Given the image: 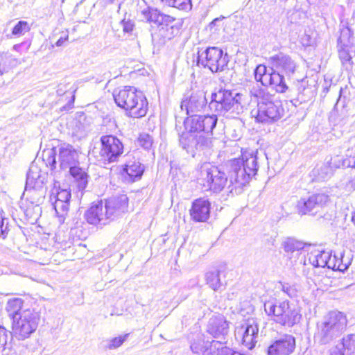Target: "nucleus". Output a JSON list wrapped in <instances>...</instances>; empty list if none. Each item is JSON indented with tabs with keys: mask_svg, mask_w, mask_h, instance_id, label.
I'll return each mask as SVG.
<instances>
[{
	"mask_svg": "<svg viewBox=\"0 0 355 355\" xmlns=\"http://www.w3.org/2000/svg\"><path fill=\"white\" fill-rule=\"evenodd\" d=\"M257 152L245 151L241 157L231 161L229 171L230 192L234 189H241L245 186L252 177L254 176L259 168Z\"/></svg>",
	"mask_w": 355,
	"mask_h": 355,
	"instance_id": "obj_1",
	"label": "nucleus"
},
{
	"mask_svg": "<svg viewBox=\"0 0 355 355\" xmlns=\"http://www.w3.org/2000/svg\"><path fill=\"white\" fill-rule=\"evenodd\" d=\"M250 95L257 103L256 119L263 123H272L279 120L284 114L281 101L275 94L259 85L253 86Z\"/></svg>",
	"mask_w": 355,
	"mask_h": 355,
	"instance_id": "obj_2",
	"label": "nucleus"
},
{
	"mask_svg": "<svg viewBox=\"0 0 355 355\" xmlns=\"http://www.w3.org/2000/svg\"><path fill=\"white\" fill-rule=\"evenodd\" d=\"M347 320L340 311H330L316 324L314 341L320 345L331 343L346 329Z\"/></svg>",
	"mask_w": 355,
	"mask_h": 355,
	"instance_id": "obj_3",
	"label": "nucleus"
},
{
	"mask_svg": "<svg viewBox=\"0 0 355 355\" xmlns=\"http://www.w3.org/2000/svg\"><path fill=\"white\" fill-rule=\"evenodd\" d=\"M59 166L62 170L68 171L74 178L79 191H83L87 186L89 175L81 168L79 153L73 146L63 143L57 146Z\"/></svg>",
	"mask_w": 355,
	"mask_h": 355,
	"instance_id": "obj_4",
	"label": "nucleus"
},
{
	"mask_svg": "<svg viewBox=\"0 0 355 355\" xmlns=\"http://www.w3.org/2000/svg\"><path fill=\"white\" fill-rule=\"evenodd\" d=\"M264 311L271 320L284 327H292L302 318L299 307L287 300H269L264 303Z\"/></svg>",
	"mask_w": 355,
	"mask_h": 355,
	"instance_id": "obj_5",
	"label": "nucleus"
},
{
	"mask_svg": "<svg viewBox=\"0 0 355 355\" xmlns=\"http://www.w3.org/2000/svg\"><path fill=\"white\" fill-rule=\"evenodd\" d=\"M113 96L116 105L128 111V116L141 118L148 111V103L146 96L135 87L125 86L118 91L114 90Z\"/></svg>",
	"mask_w": 355,
	"mask_h": 355,
	"instance_id": "obj_6",
	"label": "nucleus"
},
{
	"mask_svg": "<svg viewBox=\"0 0 355 355\" xmlns=\"http://www.w3.org/2000/svg\"><path fill=\"white\" fill-rule=\"evenodd\" d=\"M184 125L188 132L182 135L180 142L182 148L193 157L197 151L208 148L211 140L201 133V116L189 115L184 121Z\"/></svg>",
	"mask_w": 355,
	"mask_h": 355,
	"instance_id": "obj_7",
	"label": "nucleus"
},
{
	"mask_svg": "<svg viewBox=\"0 0 355 355\" xmlns=\"http://www.w3.org/2000/svg\"><path fill=\"white\" fill-rule=\"evenodd\" d=\"M209 106L218 114H228L234 117L243 112V96L234 90L220 89L212 93Z\"/></svg>",
	"mask_w": 355,
	"mask_h": 355,
	"instance_id": "obj_8",
	"label": "nucleus"
},
{
	"mask_svg": "<svg viewBox=\"0 0 355 355\" xmlns=\"http://www.w3.org/2000/svg\"><path fill=\"white\" fill-rule=\"evenodd\" d=\"M46 175L42 173L36 165H31L26 175L25 189L22 196L28 200L35 208L41 211L40 205L44 200L46 193L45 187Z\"/></svg>",
	"mask_w": 355,
	"mask_h": 355,
	"instance_id": "obj_9",
	"label": "nucleus"
},
{
	"mask_svg": "<svg viewBox=\"0 0 355 355\" xmlns=\"http://www.w3.org/2000/svg\"><path fill=\"white\" fill-rule=\"evenodd\" d=\"M40 314L33 309L24 310L19 316L14 317L12 323V336L19 340L31 336L37 328Z\"/></svg>",
	"mask_w": 355,
	"mask_h": 355,
	"instance_id": "obj_10",
	"label": "nucleus"
},
{
	"mask_svg": "<svg viewBox=\"0 0 355 355\" xmlns=\"http://www.w3.org/2000/svg\"><path fill=\"white\" fill-rule=\"evenodd\" d=\"M200 180L205 190H210L214 193L220 192L227 183L225 173L209 164H205L202 166Z\"/></svg>",
	"mask_w": 355,
	"mask_h": 355,
	"instance_id": "obj_11",
	"label": "nucleus"
},
{
	"mask_svg": "<svg viewBox=\"0 0 355 355\" xmlns=\"http://www.w3.org/2000/svg\"><path fill=\"white\" fill-rule=\"evenodd\" d=\"M229 62L228 55L217 47H209L198 53L197 64L208 67L213 73L224 71Z\"/></svg>",
	"mask_w": 355,
	"mask_h": 355,
	"instance_id": "obj_12",
	"label": "nucleus"
},
{
	"mask_svg": "<svg viewBox=\"0 0 355 355\" xmlns=\"http://www.w3.org/2000/svg\"><path fill=\"white\" fill-rule=\"evenodd\" d=\"M254 78L263 86H270L277 92L284 93L288 87L284 75L275 72L272 67L268 69L263 64H259L254 70Z\"/></svg>",
	"mask_w": 355,
	"mask_h": 355,
	"instance_id": "obj_13",
	"label": "nucleus"
},
{
	"mask_svg": "<svg viewBox=\"0 0 355 355\" xmlns=\"http://www.w3.org/2000/svg\"><path fill=\"white\" fill-rule=\"evenodd\" d=\"M101 144V155L109 162H116L123 152L122 142L115 136L111 135L102 136Z\"/></svg>",
	"mask_w": 355,
	"mask_h": 355,
	"instance_id": "obj_14",
	"label": "nucleus"
},
{
	"mask_svg": "<svg viewBox=\"0 0 355 355\" xmlns=\"http://www.w3.org/2000/svg\"><path fill=\"white\" fill-rule=\"evenodd\" d=\"M269 62L275 72L285 74L288 79L291 78L297 69L296 62L290 55L279 53L269 58Z\"/></svg>",
	"mask_w": 355,
	"mask_h": 355,
	"instance_id": "obj_15",
	"label": "nucleus"
},
{
	"mask_svg": "<svg viewBox=\"0 0 355 355\" xmlns=\"http://www.w3.org/2000/svg\"><path fill=\"white\" fill-rule=\"evenodd\" d=\"M71 191L68 189L54 188L50 196L58 217L64 218L67 214L71 198Z\"/></svg>",
	"mask_w": 355,
	"mask_h": 355,
	"instance_id": "obj_16",
	"label": "nucleus"
},
{
	"mask_svg": "<svg viewBox=\"0 0 355 355\" xmlns=\"http://www.w3.org/2000/svg\"><path fill=\"white\" fill-rule=\"evenodd\" d=\"M329 197L325 193H317L309 196L307 199H301L297 203V209L302 215L315 214L319 208L326 205Z\"/></svg>",
	"mask_w": 355,
	"mask_h": 355,
	"instance_id": "obj_17",
	"label": "nucleus"
},
{
	"mask_svg": "<svg viewBox=\"0 0 355 355\" xmlns=\"http://www.w3.org/2000/svg\"><path fill=\"white\" fill-rule=\"evenodd\" d=\"M259 329L254 322H245L236 328L235 336L241 340L242 344L248 349H252L257 343Z\"/></svg>",
	"mask_w": 355,
	"mask_h": 355,
	"instance_id": "obj_18",
	"label": "nucleus"
},
{
	"mask_svg": "<svg viewBox=\"0 0 355 355\" xmlns=\"http://www.w3.org/2000/svg\"><path fill=\"white\" fill-rule=\"evenodd\" d=\"M295 348V339L290 334H284L274 340L267 349V355H289Z\"/></svg>",
	"mask_w": 355,
	"mask_h": 355,
	"instance_id": "obj_19",
	"label": "nucleus"
},
{
	"mask_svg": "<svg viewBox=\"0 0 355 355\" xmlns=\"http://www.w3.org/2000/svg\"><path fill=\"white\" fill-rule=\"evenodd\" d=\"M104 205L107 216L112 220L128 211V198L125 194L113 196L107 199Z\"/></svg>",
	"mask_w": 355,
	"mask_h": 355,
	"instance_id": "obj_20",
	"label": "nucleus"
},
{
	"mask_svg": "<svg viewBox=\"0 0 355 355\" xmlns=\"http://www.w3.org/2000/svg\"><path fill=\"white\" fill-rule=\"evenodd\" d=\"M85 218L88 223L94 225H105L110 221L102 200L93 202L85 213Z\"/></svg>",
	"mask_w": 355,
	"mask_h": 355,
	"instance_id": "obj_21",
	"label": "nucleus"
},
{
	"mask_svg": "<svg viewBox=\"0 0 355 355\" xmlns=\"http://www.w3.org/2000/svg\"><path fill=\"white\" fill-rule=\"evenodd\" d=\"M207 330L214 338L224 337L229 331V322L222 314H214L208 321Z\"/></svg>",
	"mask_w": 355,
	"mask_h": 355,
	"instance_id": "obj_22",
	"label": "nucleus"
},
{
	"mask_svg": "<svg viewBox=\"0 0 355 355\" xmlns=\"http://www.w3.org/2000/svg\"><path fill=\"white\" fill-rule=\"evenodd\" d=\"M207 104V99L203 92L192 94L189 99L183 100L180 105V112H185L187 115L200 111Z\"/></svg>",
	"mask_w": 355,
	"mask_h": 355,
	"instance_id": "obj_23",
	"label": "nucleus"
},
{
	"mask_svg": "<svg viewBox=\"0 0 355 355\" xmlns=\"http://www.w3.org/2000/svg\"><path fill=\"white\" fill-rule=\"evenodd\" d=\"M190 214L196 222H206L209 218L210 202L204 198L195 200L192 203Z\"/></svg>",
	"mask_w": 355,
	"mask_h": 355,
	"instance_id": "obj_24",
	"label": "nucleus"
},
{
	"mask_svg": "<svg viewBox=\"0 0 355 355\" xmlns=\"http://www.w3.org/2000/svg\"><path fill=\"white\" fill-rule=\"evenodd\" d=\"M334 259H331V253L326 251H317L314 254L311 253L309 257V261L314 267H327L335 270L336 264L334 263Z\"/></svg>",
	"mask_w": 355,
	"mask_h": 355,
	"instance_id": "obj_25",
	"label": "nucleus"
},
{
	"mask_svg": "<svg viewBox=\"0 0 355 355\" xmlns=\"http://www.w3.org/2000/svg\"><path fill=\"white\" fill-rule=\"evenodd\" d=\"M12 341V332L0 326V352L2 355H15L17 353Z\"/></svg>",
	"mask_w": 355,
	"mask_h": 355,
	"instance_id": "obj_26",
	"label": "nucleus"
},
{
	"mask_svg": "<svg viewBox=\"0 0 355 355\" xmlns=\"http://www.w3.org/2000/svg\"><path fill=\"white\" fill-rule=\"evenodd\" d=\"M225 270H216L207 272L205 275L207 284L215 291L222 290L225 287V282L221 277H225Z\"/></svg>",
	"mask_w": 355,
	"mask_h": 355,
	"instance_id": "obj_27",
	"label": "nucleus"
},
{
	"mask_svg": "<svg viewBox=\"0 0 355 355\" xmlns=\"http://www.w3.org/2000/svg\"><path fill=\"white\" fill-rule=\"evenodd\" d=\"M286 256L289 259L297 258L301 254V250L304 249V244L293 238L286 239L282 244Z\"/></svg>",
	"mask_w": 355,
	"mask_h": 355,
	"instance_id": "obj_28",
	"label": "nucleus"
},
{
	"mask_svg": "<svg viewBox=\"0 0 355 355\" xmlns=\"http://www.w3.org/2000/svg\"><path fill=\"white\" fill-rule=\"evenodd\" d=\"M124 171L128 175L130 180L135 182L141 178L144 171V166L138 160H129L125 164Z\"/></svg>",
	"mask_w": 355,
	"mask_h": 355,
	"instance_id": "obj_29",
	"label": "nucleus"
},
{
	"mask_svg": "<svg viewBox=\"0 0 355 355\" xmlns=\"http://www.w3.org/2000/svg\"><path fill=\"white\" fill-rule=\"evenodd\" d=\"M24 301L21 298H12L8 301L6 310L9 314V316L14 320V317H17L21 315V308L23 306Z\"/></svg>",
	"mask_w": 355,
	"mask_h": 355,
	"instance_id": "obj_30",
	"label": "nucleus"
},
{
	"mask_svg": "<svg viewBox=\"0 0 355 355\" xmlns=\"http://www.w3.org/2000/svg\"><path fill=\"white\" fill-rule=\"evenodd\" d=\"M337 346L347 355H353L355 352V334H348L343 337Z\"/></svg>",
	"mask_w": 355,
	"mask_h": 355,
	"instance_id": "obj_31",
	"label": "nucleus"
},
{
	"mask_svg": "<svg viewBox=\"0 0 355 355\" xmlns=\"http://www.w3.org/2000/svg\"><path fill=\"white\" fill-rule=\"evenodd\" d=\"M210 352L212 355H236L237 352L226 347L222 341L213 340L210 345Z\"/></svg>",
	"mask_w": 355,
	"mask_h": 355,
	"instance_id": "obj_32",
	"label": "nucleus"
},
{
	"mask_svg": "<svg viewBox=\"0 0 355 355\" xmlns=\"http://www.w3.org/2000/svg\"><path fill=\"white\" fill-rule=\"evenodd\" d=\"M141 15L148 22L153 23L156 26H160L159 20L162 17V13L157 9L147 7L141 11Z\"/></svg>",
	"mask_w": 355,
	"mask_h": 355,
	"instance_id": "obj_33",
	"label": "nucleus"
},
{
	"mask_svg": "<svg viewBox=\"0 0 355 355\" xmlns=\"http://www.w3.org/2000/svg\"><path fill=\"white\" fill-rule=\"evenodd\" d=\"M218 119L216 114L201 116V132H211L216 127Z\"/></svg>",
	"mask_w": 355,
	"mask_h": 355,
	"instance_id": "obj_34",
	"label": "nucleus"
},
{
	"mask_svg": "<svg viewBox=\"0 0 355 355\" xmlns=\"http://www.w3.org/2000/svg\"><path fill=\"white\" fill-rule=\"evenodd\" d=\"M58 154L57 147L51 149L46 150L43 152V160L46 162V166L51 167V169L56 168L57 161L56 155Z\"/></svg>",
	"mask_w": 355,
	"mask_h": 355,
	"instance_id": "obj_35",
	"label": "nucleus"
},
{
	"mask_svg": "<svg viewBox=\"0 0 355 355\" xmlns=\"http://www.w3.org/2000/svg\"><path fill=\"white\" fill-rule=\"evenodd\" d=\"M31 30V26L26 21L20 20L13 27L10 37H17L25 35Z\"/></svg>",
	"mask_w": 355,
	"mask_h": 355,
	"instance_id": "obj_36",
	"label": "nucleus"
},
{
	"mask_svg": "<svg viewBox=\"0 0 355 355\" xmlns=\"http://www.w3.org/2000/svg\"><path fill=\"white\" fill-rule=\"evenodd\" d=\"M340 263L336 265L334 270L345 271L351 265L352 261V254L351 252H346L345 251L340 252Z\"/></svg>",
	"mask_w": 355,
	"mask_h": 355,
	"instance_id": "obj_37",
	"label": "nucleus"
},
{
	"mask_svg": "<svg viewBox=\"0 0 355 355\" xmlns=\"http://www.w3.org/2000/svg\"><path fill=\"white\" fill-rule=\"evenodd\" d=\"M352 31L348 27L342 28L340 31V35L338 39V45L340 47H347L349 46L352 44Z\"/></svg>",
	"mask_w": 355,
	"mask_h": 355,
	"instance_id": "obj_38",
	"label": "nucleus"
},
{
	"mask_svg": "<svg viewBox=\"0 0 355 355\" xmlns=\"http://www.w3.org/2000/svg\"><path fill=\"white\" fill-rule=\"evenodd\" d=\"M128 334L123 336L113 338L108 341V345L106 348L108 349H115L119 347L127 339Z\"/></svg>",
	"mask_w": 355,
	"mask_h": 355,
	"instance_id": "obj_39",
	"label": "nucleus"
},
{
	"mask_svg": "<svg viewBox=\"0 0 355 355\" xmlns=\"http://www.w3.org/2000/svg\"><path fill=\"white\" fill-rule=\"evenodd\" d=\"M137 141L138 144L146 150L150 149L153 143L152 137L146 133L140 134Z\"/></svg>",
	"mask_w": 355,
	"mask_h": 355,
	"instance_id": "obj_40",
	"label": "nucleus"
},
{
	"mask_svg": "<svg viewBox=\"0 0 355 355\" xmlns=\"http://www.w3.org/2000/svg\"><path fill=\"white\" fill-rule=\"evenodd\" d=\"M318 171L320 178L323 180L329 178L333 174V168L328 163L322 166Z\"/></svg>",
	"mask_w": 355,
	"mask_h": 355,
	"instance_id": "obj_41",
	"label": "nucleus"
},
{
	"mask_svg": "<svg viewBox=\"0 0 355 355\" xmlns=\"http://www.w3.org/2000/svg\"><path fill=\"white\" fill-rule=\"evenodd\" d=\"M346 157H352V160L345 159L344 162L349 167L355 168V145L347 150Z\"/></svg>",
	"mask_w": 355,
	"mask_h": 355,
	"instance_id": "obj_42",
	"label": "nucleus"
},
{
	"mask_svg": "<svg viewBox=\"0 0 355 355\" xmlns=\"http://www.w3.org/2000/svg\"><path fill=\"white\" fill-rule=\"evenodd\" d=\"M173 162H171V175L172 176V180L174 182V189H173V187H171V190H172V202H173V198L175 197V193H177V191H175V187H176V182H175V175H177L178 173V168L175 167V166L173 165Z\"/></svg>",
	"mask_w": 355,
	"mask_h": 355,
	"instance_id": "obj_43",
	"label": "nucleus"
},
{
	"mask_svg": "<svg viewBox=\"0 0 355 355\" xmlns=\"http://www.w3.org/2000/svg\"><path fill=\"white\" fill-rule=\"evenodd\" d=\"M121 24L123 26V30L125 33H130L133 31L135 24L132 20H126L125 19H123L121 21Z\"/></svg>",
	"mask_w": 355,
	"mask_h": 355,
	"instance_id": "obj_44",
	"label": "nucleus"
},
{
	"mask_svg": "<svg viewBox=\"0 0 355 355\" xmlns=\"http://www.w3.org/2000/svg\"><path fill=\"white\" fill-rule=\"evenodd\" d=\"M341 49L339 50V58L341 60L343 63L350 62L352 60V57L349 52L345 49V47H340Z\"/></svg>",
	"mask_w": 355,
	"mask_h": 355,
	"instance_id": "obj_45",
	"label": "nucleus"
},
{
	"mask_svg": "<svg viewBox=\"0 0 355 355\" xmlns=\"http://www.w3.org/2000/svg\"><path fill=\"white\" fill-rule=\"evenodd\" d=\"M314 40L312 37L306 33H304L300 37V42L304 46H311Z\"/></svg>",
	"mask_w": 355,
	"mask_h": 355,
	"instance_id": "obj_46",
	"label": "nucleus"
},
{
	"mask_svg": "<svg viewBox=\"0 0 355 355\" xmlns=\"http://www.w3.org/2000/svg\"><path fill=\"white\" fill-rule=\"evenodd\" d=\"M191 0H179V10L189 11L191 10Z\"/></svg>",
	"mask_w": 355,
	"mask_h": 355,
	"instance_id": "obj_47",
	"label": "nucleus"
},
{
	"mask_svg": "<svg viewBox=\"0 0 355 355\" xmlns=\"http://www.w3.org/2000/svg\"><path fill=\"white\" fill-rule=\"evenodd\" d=\"M175 20V19L173 17H171L169 15H166L162 13V17L160 18L159 22L160 26H169L172 22H173Z\"/></svg>",
	"mask_w": 355,
	"mask_h": 355,
	"instance_id": "obj_48",
	"label": "nucleus"
},
{
	"mask_svg": "<svg viewBox=\"0 0 355 355\" xmlns=\"http://www.w3.org/2000/svg\"><path fill=\"white\" fill-rule=\"evenodd\" d=\"M190 348L194 353H198L202 348V342L199 340L198 343H191Z\"/></svg>",
	"mask_w": 355,
	"mask_h": 355,
	"instance_id": "obj_49",
	"label": "nucleus"
},
{
	"mask_svg": "<svg viewBox=\"0 0 355 355\" xmlns=\"http://www.w3.org/2000/svg\"><path fill=\"white\" fill-rule=\"evenodd\" d=\"M329 355H347L337 345L330 350Z\"/></svg>",
	"mask_w": 355,
	"mask_h": 355,
	"instance_id": "obj_50",
	"label": "nucleus"
},
{
	"mask_svg": "<svg viewBox=\"0 0 355 355\" xmlns=\"http://www.w3.org/2000/svg\"><path fill=\"white\" fill-rule=\"evenodd\" d=\"M6 220L4 219V218H1L0 220V232H1V236H3V237L5 236V233L6 232L7 229H8V226H7L8 222L7 221H6V225H4V223H5Z\"/></svg>",
	"mask_w": 355,
	"mask_h": 355,
	"instance_id": "obj_51",
	"label": "nucleus"
},
{
	"mask_svg": "<svg viewBox=\"0 0 355 355\" xmlns=\"http://www.w3.org/2000/svg\"><path fill=\"white\" fill-rule=\"evenodd\" d=\"M68 39V35L65 37H60L58 41L55 42V45L57 46H61L65 42V41Z\"/></svg>",
	"mask_w": 355,
	"mask_h": 355,
	"instance_id": "obj_52",
	"label": "nucleus"
},
{
	"mask_svg": "<svg viewBox=\"0 0 355 355\" xmlns=\"http://www.w3.org/2000/svg\"><path fill=\"white\" fill-rule=\"evenodd\" d=\"M331 259H335L334 260V263L338 265L340 263V252L337 253V254H335L334 255V257H331Z\"/></svg>",
	"mask_w": 355,
	"mask_h": 355,
	"instance_id": "obj_53",
	"label": "nucleus"
},
{
	"mask_svg": "<svg viewBox=\"0 0 355 355\" xmlns=\"http://www.w3.org/2000/svg\"><path fill=\"white\" fill-rule=\"evenodd\" d=\"M163 2H166V3L168 6H171V7H174V8H177L176 6V1L177 0H162Z\"/></svg>",
	"mask_w": 355,
	"mask_h": 355,
	"instance_id": "obj_54",
	"label": "nucleus"
},
{
	"mask_svg": "<svg viewBox=\"0 0 355 355\" xmlns=\"http://www.w3.org/2000/svg\"><path fill=\"white\" fill-rule=\"evenodd\" d=\"M282 291L286 293L289 296H291L292 295V293H291V291H292V289L291 287L289 286H286L284 285L282 286Z\"/></svg>",
	"mask_w": 355,
	"mask_h": 355,
	"instance_id": "obj_55",
	"label": "nucleus"
},
{
	"mask_svg": "<svg viewBox=\"0 0 355 355\" xmlns=\"http://www.w3.org/2000/svg\"><path fill=\"white\" fill-rule=\"evenodd\" d=\"M2 60L3 58L1 55H0V76H2L4 73L8 72V70L6 69V67L1 65Z\"/></svg>",
	"mask_w": 355,
	"mask_h": 355,
	"instance_id": "obj_56",
	"label": "nucleus"
},
{
	"mask_svg": "<svg viewBox=\"0 0 355 355\" xmlns=\"http://www.w3.org/2000/svg\"><path fill=\"white\" fill-rule=\"evenodd\" d=\"M21 45H22V43H21V44H15V45L13 46V49H14L15 51H19V48L21 47Z\"/></svg>",
	"mask_w": 355,
	"mask_h": 355,
	"instance_id": "obj_57",
	"label": "nucleus"
},
{
	"mask_svg": "<svg viewBox=\"0 0 355 355\" xmlns=\"http://www.w3.org/2000/svg\"><path fill=\"white\" fill-rule=\"evenodd\" d=\"M218 20V19H215L214 20L212 21L211 24H214Z\"/></svg>",
	"mask_w": 355,
	"mask_h": 355,
	"instance_id": "obj_58",
	"label": "nucleus"
},
{
	"mask_svg": "<svg viewBox=\"0 0 355 355\" xmlns=\"http://www.w3.org/2000/svg\"><path fill=\"white\" fill-rule=\"evenodd\" d=\"M352 187L355 188V178L352 180Z\"/></svg>",
	"mask_w": 355,
	"mask_h": 355,
	"instance_id": "obj_59",
	"label": "nucleus"
},
{
	"mask_svg": "<svg viewBox=\"0 0 355 355\" xmlns=\"http://www.w3.org/2000/svg\"><path fill=\"white\" fill-rule=\"evenodd\" d=\"M236 355H248V354H241V353H240V352H238V354H236Z\"/></svg>",
	"mask_w": 355,
	"mask_h": 355,
	"instance_id": "obj_60",
	"label": "nucleus"
},
{
	"mask_svg": "<svg viewBox=\"0 0 355 355\" xmlns=\"http://www.w3.org/2000/svg\"><path fill=\"white\" fill-rule=\"evenodd\" d=\"M20 355H27V354H26V353H25V352H23V353H22V352H20Z\"/></svg>",
	"mask_w": 355,
	"mask_h": 355,
	"instance_id": "obj_61",
	"label": "nucleus"
},
{
	"mask_svg": "<svg viewBox=\"0 0 355 355\" xmlns=\"http://www.w3.org/2000/svg\"><path fill=\"white\" fill-rule=\"evenodd\" d=\"M172 79H173V81H175L174 74L172 76Z\"/></svg>",
	"mask_w": 355,
	"mask_h": 355,
	"instance_id": "obj_62",
	"label": "nucleus"
},
{
	"mask_svg": "<svg viewBox=\"0 0 355 355\" xmlns=\"http://www.w3.org/2000/svg\"><path fill=\"white\" fill-rule=\"evenodd\" d=\"M121 9V4L119 6V10Z\"/></svg>",
	"mask_w": 355,
	"mask_h": 355,
	"instance_id": "obj_63",
	"label": "nucleus"
},
{
	"mask_svg": "<svg viewBox=\"0 0 355 355\" xmlns=\"http://www.w3.org/2000/svg\"><path fill=\"white\" fill-rule=\"evenodd\" d=\"M65 0H62V3H64Z\"/></svg>",
	"mask_w": 355,
	"mask_h": 355,
	"instance_id": "obj_64",
	"label": "nucleus"
}]
</instances>
